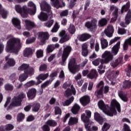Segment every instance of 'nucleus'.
Listing matches in <instances>:
<instances>
[{
  "label": "nucleus",
  "mask_w": 131,
  "mask_h": 131,
  "mask_svg": "<svg viewBox=\"0 0 131 131\" xmlns=\"http://www.w3.org/2000/svg\"><path fill=\"white\" fill-rule=\"evenodd\" d=\"M103 85H104L103 81H101L97 85V88H100L99 90L96 91L95 93L97 98H103Z\"/></svg>",
  "instance_id": "11"
},
{
  "label": "nucleus",
  "mask_w": 131,
  "mask_h": 131,
  "mask_svg": "<svg viewBox=\"0 0 131 131\" xmlns=\"http://www.w3.org/2000/svg\"><path fill=\"white\" fill-rule=\"evenodd\" d=\"M122 62H123L122 57H120L113 61L111 63V66H112V67L115 68L118 66L119 64H122Z\"/></svg>",
  "instance_id": "26"
},
{
  "label": "nucleus",
  "mask_w": 131,
  "mask_h": 131,
  "mask_svg": "<svg viewBox=\"0 0 131 131\" xmlns=\"http://www.w3.org/2000/svg\"><path fill=\"white\" fill-rule=\"evenodd\" d=\"M14 129V126L11 124H8L5 125V129L7 131L12 130V129Z\"/></svg>",
  "instance_id": "57"
},
{
  "label": "nucleus",
  "mask_w": 131,
  "mask_h": 131,
  "mask_svg": "<svg viewBox=\"0 0 131 131\" xmlns=\"http://www.w3.org/2000/svg\"><path fill=\"white\" fill-rule=\"evenodd\" d=\"M98 24L100 26H105L107 24V19L105 18H102L98 21Z\"/></svg>",
  "instance_id": "54"
},
{
  "label": "nucleus",
  "mask_w": 131,
  "mask_h": 131,
  "mask_svg": "<svg viewBox=\"0 0 131 131\" xmlns=\"http://www.w3.org/2000/svg\"><path fill=\"white\" fill-rule=\"evenodd\" d=\"M97 23H98V19L93 18L91 21L86 23L85 26L90 29H95V28H97Z\"/></svg>",
  "instance_id": "12"
},
{
  "label": "nucleus",
  "mask_w": 131,
  "mask_h": 131,
  "mask_svg": "<svg viewBox=\"0 0 131 131\" xmlns=\"http://www.w3.org/2000/svg\"><path fill=\"white\" fill-rule=\"evenodd\" d=\"M39 108H40V104L38 103H34L33 104L32 111L34 112H37L39 110Z\"/></svg>",
  "instance_id": "43"
},
{
  "label": "nucleus",
  "mask_w": 131,
  "mask_h": 131,
  "mask_svg": "<svg viewBox=\"0 0 131 131\" xmlns=\"http://www.w3.org/2000/svg\"><path fill=\"white\" fill-rule=\"evenodd\" d=\"M98 105L99 108L101 109L105 113L106 115L108 116H113V115H116V110L117 111L120 113L121 112V110L120 109V104L116 100L114 99L112 100L111 102V107L109 111V106L108 105H105L104 101L103 100H100L98 103Z\"/></svg>",
  "instance_id": "1"
},
{
  "label": "nucleus",
  "mask_w": 131,
  "mask_h": 131,
  "mask_svg": "<svg viewBox=\"0 0 131 131\" xmlns=\"http://www.w3.org/2000/svg\"><path fill=\"white\" fill-rule=\"evenodd\" d=\"M105 67L103 66L102 64H101L99 67L98 69V73L99 74H103L105 73Z\"/></svg>",
  "instance_id": "50"
},
{
  "label": "nucleus",
  "mask_w": 131,
  "mask_h": 131,
  "mask_svg": "<svg viewBox=\"0 0 131 131\" xmlns=\"http://www.w3.org/2000/svg\"><path fill=\"white\" fill-rule=\"evenodd\" d=\"M54 50H55V45H50L47 47L46 49V52L47 53H50L53 52Z\"/></svg>",
  "instance_id": "47"
},
{
  "label": "nucleus",
  "mask_w": 131,
  "mask_h": 131,
  "mask_svg": "<svg viewBox=\"0 0 131 131\" xmlns=\"http://www.w3.org/2000/svg\"><path fill=\"white\" fill-rule=\"evenodd\" d=\"M85 113L83 114L81 116V120L83 121V122H89L90 121V118H91V116H92V112L90 111L86 110L85 111Z\"/></svg>",
  "instance_id": "13"
},
{
  "label": "nucleus",
  "mask_w": 131,
  "mask_h": 131,
  "mask_svg": "<svg viewBox=\"0 0 131 131\" xmlns=\"http://www.w3.org/2000/svg\"><path fill=\"white\" fill-rule=\"evenodd\" d=\"M71 95H76V90H75V88H74V87L73 86V85H71V90L70 89H68L65 91L64 93V96L67 98H68V97H70Z\"/></svg>",
  "instance_id": "16"
},
{
  "label": "nucleus",
  "mask_w": 131,
  "mask_h": 131,
  "mask_svg": "<svg viewBox=\"0 0 131 131\" xmlns=\"http://www.w3.org/2000/svg\"><path fill=\"white\" fill-rule=\"evenodd\" d=\"M53 24H54V20L53 19L50 20L48 21L47 23H46L45 24V26H46V27H51Z\"/></svg>",
  "instance_id": "60"
},
{
  "label": "nucleus",
  "mask_w": 131,
  "mask_h": 131,
  "mask_svg": "<svg viewBox=\"0 0 131 131\" xmlns=\"http://www.w3.org/2000/svg\"><path fill=\"white\" fill-rule=\"evenodd\" d=\"M118 34L123 35L126 33V31L124 29L120 28L118 30Z\"/></svg>",
  "instance_id": "61"
},
{
  "label": "nucleus",
  "mask_w": 131,
  "mask_h": 131,
  "mask_svg": "<svg viewBox=\"0 0 131 131\" xmlns=\"http://www.w3.org/2000/svg\"><path fill=\"white\" fill-rule=\"evenodd\" d=\"M75 26L73 24H70L69 28L68 31L71 33V34H74L75 33Z\"/></svg>",
  "instance_id": "46"
},
{
  "label": "nucleus",
  "mask_w": 131,
  "mask_h": 131,
  "mask_svg": "<svg viewBox=\"0 0 131 131\" xmlns=\"http://www.w3.org/2000/svg\"><path fill=\"white\" fill-rule=\"evenodd\" d=\"M49 77V74H40L37 78V83L36 85L37 84H39L40 83H41L42 82V80H45V79H47L48 77Z\"/></svg>",
  "instance_id": "19"
},
{
  "label": "nucleus",
  "mask_w": 131,
  "mask_h": 131,
  "mask_svg": "<svg viewBox=\"0 0 131 131\" xmlns=\"http://www.w3.org/2000/svg\"><path fill=\"white\" fill-rule=\"evenodd\" d=\"M68 69L69 71L73 74H75L76 72L79 71V66L76 64L75 58H72L69 60Z\"/></svg>",
  "instance_id": "5"
},
{
  "label": "nucleus",
  "mask_w": 131,
  "mask_h": 131,
  "mask_svg": "<svg viewBox=\"0 0 131 131\" xmlns=\"http://www.w3.org/2000/svg\"><path fill=\"white\" fill-rule=\"evenodd\" d=\"M47 70V65L46 64H42L39 67V71H46Z\"/></svg>",
  "instance_id": "64"
},
{
  "label": "nucleus",
  "mask_w": 131,
  "mask_h": 131,
  "mask_svg": "<svg viewBox=\"0 0 131 131\" xmlns=\"http://www.w3.org/2000/svg\"><path fill=\"white\" fill-rule=\"evenodd\" d=\"M85 124V128L86 129V130L91 131V124H93L94 123L92 122H90L89 121L88 122H84Z\"/></svg>",
  "instance_id": "52"
},
{
  "label": "nucleus",
  "mask_w": 131,
  "mask_h": 131,
  "mask_svg": "<svg viewBox=\"0 0 131 131\" xmlns=\"http://www.w3.org/2000/svg\"><path fill=\"white\" fill-rule=\"evenodd\" d=\"M77 123H78V118L71 117L69 119L68 122L69 125H74V124H76Z\"/></svg>",
  "instance_id": "30"
},
{
  "label": "nucleus",
  "mask_w": 131,
  "mask_h": 131,
  "mask_svg": "<svg viewBox=\"0 0 131 131\" xmlns=\"http://www.w3.org/2000/svg\"><path fill=\"white\" fill-rule=\"evenodd\" d=\"M113 15L114 16V17H113L111 19L112 22H115L116 21V19H117V16L118 15V8H117L114 10V12L113 13Z\"/></svg>",
  "instance_id": "45"
},
{
  "label": "nucleus",
  "mask_w": 131,
  "mask_h": 131,
  "mask_svg": "<svg viewBox=\"0 0 131 131\" xmlns=\"http://www.w3.org/2000/svg\"><path fill=\"white\" fill-rule=\"evenodd\" d=\"M6 39L9 40L7 42L6 47V51L7 53H13L14 54H18L20 49H21V42L20 39L15 38L12 35H8Z\"/></svg>",
  "instance_id": "2"
},
{
  "label": "nucleus",
  "mask_w": 131,
  "mask_h": 131,
  "mask_svg": "<svg viewBox=\"0 0 131 131\" xmlns=\"http://www.w3.org/2000/svg\"><path fill=\"white\" fill-rule=\"evenodd\" d=\"M38 38L40 41V45L46 43V40L49 39V33L48 32L38 33Z\"/></svg>",
  "instance_id": "9"
},
{
  "label": "nucleus",
  "mask_w": 131,
  "mask_h": 131,
  "mask_svg": "<svg viewBox=\"0 0 131 131\" xmlns=\"http://www.w3.org/2000/svg\"><path fill=\"white\" fill-rule=\"evenodd\" d=\"M80 109V106H79V105L77 104H75L72 108V112L73 114H75V115H76V114H78V111H79Z\"/></svg>",
  "instance_id": "38"
},
{
  "label": "nucleus",
  "mask_w": 131,
  "mask_h": 131,
  "mask_svg": "<svg viewBox=\"0 0 131 131\" xmlns=\"http://www.w3.org/2000/svg\"><path fill=\"white\" fill-rule=\"evenodd\" d=\"M119 49H120V41L118 42L113 48L112 50V53L114 55H117V53H118V51H119Z\"/></svg>",
  "instance_id": "25"
},
{
  "label": "nucleus",
  "mask_w": 131,
  "mask_h": 131,
  "mask_svg": "<svg viewBox=\"0 0 131 131\" xmlns=\"http://www.w3.org/2000/svg\"><path fill=\"white\" fill-rule=\"evenodd\" d=\"M129 7H130L129 3H127L125 5H123L121 8L122 14L123 12H126L127 10L129 9Z\"/></svg>",
  "instance_id": "49"
},
{
  "label": "nucleus",
  "mask_w": 131,
  "mask_h": 131,
  "mask_svg": "<svg viewBox=\"0 0 131 131\" xmlns=\"http://www.w3.org/2000/svg\"><path fill=\"white\" fill-rule=\"evenodd\" d=\"M25 117V115L24 114L22 113H19L17 115V121L20 122V121H22V120L24 119Z\"/></svg>",
  "instance_id": "56"
},
{
  "label": "nucleus",
  "mask_w": 131,
  "mask_h": 131,
  "mask_svg": "<svg viewBox=\"0 0 131 131\" xmlns=\"http://www.w3.org/2000/svg\"><path fill=\"white\" fill-rule=\"evenodd\" d=\"M114 33V28L112 26H108L104 31V33L107 37H112Z\"/></svg>",
  "instance_id": "15"
},
{
  "label": "nucleus",
  "mask_w": 131,
  "mask_h": 131,
  "mask_svg": "<svg viewBox=\"0 0 131 131\" xmlns=\"http://www.w3.org/2000/svg\"><path fill=\"white\" fill-rule=\"evenodd\" d=\"M94 118L96 121H98L99 124H103V123L106 121V119L102 117L98 112H96L94 114Z\"/></svg>",
  "instance_id": "18"
},
{
  "label": "nucleus",
  "mask_w": 131,
  "mask_h": 131,
  "mask_svg": "<svg viewBox=\"0 0 131 131\" xmlns=\"http://www.w3.org/2000/svg\"><path fill=\"white\" fill-rule=\"evenodd\" d=\"M80 102L83 106H86L90 103V96L85 95L80 99Z\"/></svg>",
  "instance_id": "20"
},
{
  "label": "nucleus",
  "mask_w": 131,
  "mask_h": 131,
  "mask_svg": "<svg viewBox=\"0 0 131 131\" xmlns=\"http://www.w3.org/2000/svg\"><path fill=\"white\" fill-rule=\"evenodd\" d=\"M104 64H108L113 60V54L109 51H105L101 55Z\"/></svg>",
  "instance_id": "7"
},
{
  "label": "nucleus",
  "mask_w": 131,
  "mask_h": 131,
  "mask_svg": "<svg viewBox=\"0 0 131 131\" xmlns=\"http://www.w3.org/2000/svg\"><path fill=\"white\" fill-rule=\"evenodd\" d=\"M33 53L32 49L30 48H27L24 51V56L25 57H29Z\"/></svg>",
  "instance_id": "39"
},
{
  "label": "nucleus",
  "mask_w": 131,
  "mask_h": 131,
  "mask_svg": "<svg viewBox=\"0 0 131 131\" xmlns=\"http://www.w3.org/2000/svg\"><path fill=\"white\" fill-rule=\"evenodd\" d=\"M100 63L103 65V64H105L104 61H103V59L98 58L97 59H95L92 61V64L94 66H99L100 65Z\"/></svg>",
  "instance_id": "36"
},
{
  "label": "nucleus",
  "mask_w": 131,
  "mask_h": 131,
  "mask_svg": "<svg viewBox=\"0 0 131 131\" xmlns=\"http://www.w3.org/2000/svg\"><path fill=\"white\" fill-rule=\"evenodd\" d=\"M73 101H74V97H71L69 99L66 100L64 102H62V105L63 106H69Z\"/></svg>",
  "instance_id": "41"
},
{
  "label": "nucleus",
  "mask_w": 131,
  "mask_h": 131,
  "mask_svg": "<svg viewBox=\"0 0 131 131\" xmlns=\"http://www.w3.org/2000/svg\"><path fill=\"white\" fill-rule=\"evenodd\" d=\"M40 8L42 11H45L48 14L45 12H41L40 14L38 15V18L39 20L45 21L48 20V17L51 19L53 18V11H52V7H51L50 4L46 2H42L40 4Z\"/></svg>",
  "instance_id": "3"
},
{
  "label": "nucleus",
  "mask_w": 131,
  "mask_h": 131,
  "mask_svg": "<svg viewBox=\"0 0 131 131\" xmlns=\"http://www.w3.org/2000/svg\"><path fill=\"white\" fill-rule=\"evenodd\" d=\"M0 14H2V18H3L4 19H6V18H7V16H8V14H9V12H8V11L3 8V7L1 4H0Z\"/></svg>",
  "instance_id": "34"
},
{
  "label": "nucleus",
  "mask_w": 131,
  "mask_h": 131,
  "mask_svg": "<svg viewBox=\"0 0 131 131\" xmlns=\"http://www.w3.org/2000/svg\"><path fill=\"white\" fill-rule=\"evenodd\" d=\"M15 9L16 12L20 14L23 18L27 17V7L26 6L21 7L20 5H16Z\"/></svg>",
  "instance_id": "8"
},
{
  "label": "nucleus",
  "mask_w": 131,
  "mask_h": 131,
  "mask_svg": "<svg viewBox=\"0 0 131 131\" xmlns=\"http://www.w3.org/2000/svg\"><path fill=\"white\" fill-rule=\"evenodd\" d=\"M26 97L24 93H20L18 95L14 96L11 100L10 105L7 108V110L12 109L13 107H19L22 105V100Z\"/></svg>",
  "instance_id": "4"
},
{
  "label": "nucleus",
  "mask_w": 131,
  "mask_h": 131,
  "mask_svg": "<svg viewBox=\"0 0 131 131\" xmlns=\"http://www.w3.org/2000/svg\"><path fill=\"white\" fill-rule=\"evenodd\" d=\"M100 41L102 50H105V49L108 48V41L106 39L102 38L100 39Z\"/></svg>",
  "instance_id": "33"
},
{
  "label": "nucleus",
  "mask_w": 131,
  "mask_h": 131,
  "mask_svg": "<svg viewBox=\"0 0 131 131\" xmlns=\"http://www.w3.org/2000/svg\"><path fill=\"white\" fill-rule=\"evenodd\" d=\"M25 23L26 29L27 30H30L32 29L34 26H35L34 23L32 22L31 20L26 19L25 20Z\"/></svg>",
  "instance_id": "21"
},
{
  "label": "nucleus",
  "mask_w": 131,
  "mask_h": 131,
  "mask_svg": "<svg viewBox=\"0 0 131 131\" xmlns=\"http://www.w3.org/2000/svg\"><path fill=\"white\" fill-rule=\"evenodd\" d=\"M27 94L29 100H32L35 98V95L36 94V89L32 88L28 90Z\"/></svg>",
  "instance_id": "17"
},
{
  "label": "nucleus",
  "mask_w": 131,
  "mask_h": 131,
  "mask_svg": "<svg viewBox=\"0 0 131 131\" xmlns=\"http://www.w3.org/2000/svg\"><path fill=\"white\" fill-rule=\"evenodd\" d=\"M91 35L85 33L79 36L78 39H79L80 41H85V40H88V39L91 38Z\"/></svg>",
  "instance_id": "24"
},
{
  "label": "nucleus",
  "mask_w": 131,
  "mask_h": 131,
  "mask_svg": "<svg viewBox=\"0 0 131 131\" xmlns=\"http://www.w3.org/2000/svg\"><path fill=\"white\" fill-rule=\"evenodd\" d=\"M41 128L43 131H50V127L48 125H43Z\"/></svg>",
  "instance_id": "63"
},
{
  "label": "nucleus",
  "mask_w": 131,
  "mask_h": 131,
  "mask_svg": "<svg viewBox=\"0 0 131 131\" xmlns=\"http://www.w3.org/2000/svg\"><path fill=\"white\" fill-rule=\"evenodd\" d=\"M131 86V81L129 80H125L123 82L122 88L123 89H129Z\"/></svg>",
  "instance_id": "42"
},
{
  "label": "nucleus",
  "mask_w": 131,
  "mask_h": 131,
  "mask_svg": "<svg viewBox=\"0 0 131 131\" xmlns=\"http://www.w3.org/2000/svg\"><path fill=\"white\" fill-rule=\"evenodd\" d=\"M27 77H28V74H27V72H25L24 74H23L20 75L19 77V81L22 82V81H25V80H26L27 79Z\"/></svg>",
  "instance_id": "40"
},
{
  "label": "nucleus",
  "mask_w": 131,
  "mask_h": 131,
  "mask_svg": "<svg viewBox=\"0 0 131 131\" xmlns=\"http://www.w3.org/2000/svg\"><path fill=\"white\" fill-rule=\"evenodd\" d=\"M55 115H58V114H61V109H60V107L58 106H56L55 107Z\"/></svg>",
  "instance_id": "62"
},
{
  "label": "nucleus",
  "mask_w": 131,
  "mask_h": 131,
  "mask_svg": "<svg viewBox=\"0 0 131 131\" xmlns=\"http://www.w3.org/2000/svg\"><path fill=\"white\" fill-rule=\"evenodd\" d=\"M125 23H123V22H121L120 24V25L121 26H122V27H126V26H127V25H128V24H129V23H130V21H131V11L130 10H129L125 16Z\"/></svg>",
  "instance_id": "10"
},
{
  "label": "nucleus",
  "mask_w": 131,
  "mask_h": 131,
  "mask_svg": "<svg viewBox=\"0 0 131 131\" xmlns=\"http://www.w3.org/2000/svg\"><path fill=\"white\" fill-rule=\"evenodd\" d=\"M29 7H32L34 8V10H29V13L30 15H34L36 12V6L35 5L32 3V2H30L28 4Z\"/></svg>",
  "instance_id": "28"
},
{
  "label": "nucleus",
  "mask_w": 131,
  "mask_h": 131,
  "mask_svg": "<svg viewBox=\"0 0 131 131\" xmlns=\"http://www.w3.org/2000/svg\"><path fill=\"white\" fill-rule=\"evenodd\" d=\"M59 36L61 37L60 40V43H63L65 42V41H68V40L70 39V37H69V35L66 34V31H65L64 30H62L59 33Z\"/></svg>",
  "instance_id": "14"
},
{
  "label": "nucleus",
  "mask_w": 131,
  "mask_h": 131,
  "mask_svg": "<svg viewBox=\"0 0 131 131\" xmlns=\"http://www.w3.org/2000/svg\"><path fill=\"white\" fill-rule=\"evenodd\" d=\"M52 2V6L56 8V9H59V8H62V7H65V3L63 1H61L62 5H60L59 0H51Z\"/></svg>",
  "instance_id": "23"
},
{
  "label": "nucleus",
  "mask_w": 131,
  "mask_h": 131,
  "mask_svg": "<svg viewBox=\"0 0 131 131\" xmlns=\"http://www.w3.org/2000/svg\"><path fill=\"white\" fill-rule=\"evenodd\" d=\"M36 56L37 58H41L43 56V51L39 49L36 52Z\"/></svg>",
  "instance_id": "58"
},
{
  "label": "nucleus",
  "mask_w": 131,
  "mask_h": 131,
  "mask_svg": "<svg viewBox=\"0 0 131 131\" xmlns=\"http://www.w3.org/2000/svg\"><path fill=\"white\" fill-rule=\"evenodd\" d=\"M89 50H88V45L85 43L82 46V55L84 57L88 56Z\"/></svg>",
  "instance_id": "35"
},
{
  "label": "nucleus",
  "mask_w": 131,
  "mask_h": 131,
  "mask_svg": "<svg viewBox=\"0 0 131 131\" xmlns=\"http://www.w3.org/2000/svg\"><path fill=\"white\" fill-rule=\"evenodd\" d=\"M5 89L6 91H13L14 90V86L11 84L7 83L5 85Z\"/></svg>",
  "instance_id": "53"
},
{
  "label": "nucleus",
  "mask_w": 131,
  "mask_h": 131,
  "mask_svg": "<svg viewBox=\"0 0 131 131\" xmlns=\"http://www.w3.org/2000/svg\"><path fill=\"white\" fill-rule=\"evenodd\" d=\"M111 125H110V124L108 123H104L103 124L102 127V131H107L109 128H110Z\"/></svg>",
  "instance_id": "51"
},
{
  "label": "nucleus",
  "mask_w": 131,
  "mask_h": 131,
  "mask_svg": "<svg viewBox=\"0 0 131 131\" xmlns=\"http://www.w3.org/2000/svg\"><path fill=\"white\" fill-rule=\"evenodd\" d=\"M37 83H35V81L32 80L28 82L27 83L25 84L24 87L25 89H28V88H30V86H32V85H34V84H36Z\"/></svg>",
  "instance_id": "44"
},
{
  "label": "nucleus",
  "mask_w": 131,
  "mask_h": 131,
  "mask_svg": "<svg viewBox=\"0 0 131 131\" xmlns=\"http://www.w3.org/2000/svg\"><path fill=\"white\" fill-rule=\"evenodd\" d=\"M71 46H63V51L62 55V62L61 64L62 66H64L65 64H66V60H67V58L69 57V54H70L71 52Z\"/></svg>",
  "instance_id": "6"
},
{
  "label": "nucleus",
  "mask_w": 131,
  "mask_h": 131,
  "mask_svg": "<svg viewBox=\"0 0 131 131\" xmlns=\"http://www.w3.org/2000/svg\"><path fill=\"white\" fill-rule=\"evenodd\" d=\"M5 59L7 60L9 66H14V65L16 64L15 60H14L13 58H10V55L6 56L5 57Z\"/></svg>",
  "instance_id": "31"
},
{
  "label": "nucleus",
  "mask_w": 131,
  "mask_h": 131,
  "mask_svg": "<svg viewBox=\"0 0 131 131\" xmlns=\"http://www.w3.org/2000/svg\"><path fill=\"white\" fill-rule=\"evenodd\" d=\"M88 78L93 79V78H97L98 77V73L95 69L92 70L91 73L87 75Z\"/></svg>",
  "instance_id": "27"
},
{
  "label": "nucleus",
  "mask_w": 131,
  "mask_h": 131,
  "mask_svg": "<svg viewBox=\"0 0 131 131\" xmlns=\"http://www.w3.org/2000/svg\"><path fill=\"white\" fill-rule=\"evenodd\" d=\"M29 69V64L26 63H23L20 67H18V70L19 71H25V72H27V71Z\"/></svg>",
  "instance_id": "32"
},
{
  "label": "nucleus",
  "mask_w": 131,
  "mask_h": 131,
  "mask_svg": "<svg viewBox=\"0 0 131 131\" xmlns=\"http://www.w3.org/2000/svg\"><path fill=\"white\" fill-rule=\"evenodd\" d=\"M12 21L15 27H16V28H18V29H20L21 28L20 20H19L18 18L14 17L12 18Z\"/></svg>",
  "instance_id": "29"
},
{
  "label": "nucleus",
  "mask_w": 131,
  "mask_h": 131,
  "mask_svg": "<svg viewBox=\"0 0 131 131\" xmlns=\"http://www.w3.org/2000/svg\"><path fill=\"white\" fill-rule=\"evenodd\" d=\"M36 39V37H33L30 39H28L27 40L26 42L28 45H30V43H33V42H34Z\"/></svg>",
  "instance_id": "59"
},
{
  "label": "nucleus",
  "mask_w": 131,
  "mask_h": 131,
  "mask_svg": "<svg viewBox=\"0 0 131 131\" xmlns=\"http://www.w3.org/2000/svg\"><path fill=\"white\" fill-rule=\"evenodd\" d=\"M118 96L120 99L124 102H127V97H126V95L124 94L122 91L118 92Z\"/></svg>",
  "instance_id": "37"
},
{
  "label": "nucleus",
  "mask_w": 131,
  "mask_h": 131,
  "mask_svg": "<svg viewBox=\"0 0 131 131\" xmlns=\"http://www.w3.org/2000/svg\"><path fill=\"white\" fill-rule=\"evenodd\" d=\"M60 28V25L58 24V22H56L54 26V27L51 30V32H57L58 30Z\"/></svg>",
  "instance_id": "55"
},
{
  "label": "nucleus",
  "mask_w": 131,
  "mask_h": 131,
  "mask_svg": "<svg viewBox=\"0 0 131 131\" xmlns=\"http://www.w3.org/2000/svg\"><path fill=\"white\" fill-rule=\"evenodd\" d=\"M46 124L49 125L50 126L55 127L57 126V122L54 120H49L47 122Z\"/></svg>",
  "instance_id": "48"
},
{
  "label": "nucleus",
  "mask_w": 131,
  "mask_h": 131,
  "mask_svg": "<svg viewBox=\"0 0 131 131\" xmlns=\"http://www.w3.org/2000/svg\"><path fill=\"white\" fill-rule=\"evenodd\" d=\"M118 74H119V71H113L107 75V78L110 81H113V80L116 78V76H117Z\"/></svg>",
  "instance_id": "22"
}]
</instances>
